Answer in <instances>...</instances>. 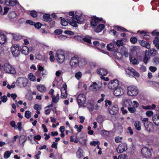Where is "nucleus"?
Listing matches in <instances>:
<instances>
[{
    "label": "nucleus",
    "mask_w": 159,
    "mask_h": 159,
    "mask_svg": "<svg viewBox=\"0 0 159 159\" xmlns=\"http://www.w3.org/2000/svg\"><path fill=\"white\" fill-rule=\"evenodd\" d=\"M141 107L143 109L145 110H150L151 109V106L150 105L147 106L142 105L141 106Z\"/></svg>",
    "instance_id": "0e129e2a"
},
{
    "label": "nucleus",
    "mask_w": 159,
    "mask_h": 159,
    "mask_svg": "<svg viewBox=\"0 0 159 159\" xmlns=\"http://www.w3.org/2000/svg\"><path fill=\"white\" fill-rule=\"evenodd\" d=\"M11 51L13 55L17 57L20 54V48L18 44H14L11 48Z\"/></svg>",
    "instance_id": "0eeeda50"
},
{
    "label": "nucleus",
    "mask_w": 159,
    "mask_h": 159,
    "mask_svg": "<svg viewBox=\"0 0 159 159\" xmlns=\"http://www.w3.org/2000/svg\"><path fill=\"white\" fill-rule=\"evenodd\" d=\"M132 103V102L129 99H125L124 101V106L126 107L131 106Z\"/></svg>",
    "instance_id": "cd10ccee"
},
{
    "label": "nucleus",
    "mask_w": 159,
    "mask_h": 159,
    "mask_svg": "<svg viewBox=\"0 0 159 159\" xmlns=\"http://www.w3.org/2000/svg\"><path fill=\"white\" fill-rule=\"evenodd\" d=\"M4 71L7 73L15 74L16 70L15 68L9 63H5L3 66Z\"/></svg>",
    "instance_id": "7ed1b4c3"
},
{
    "label": "nucleus",
    "mask_w": 159,
    "mask_h": 159,
    "mask_svg": "<svg viewBox=\"0 0 159 159\" xmlns=\"http://www.w3.org/2000/svg\"><path fill=\"white\" fill-rule=\"evenodd\" d=\"M8 16L9 18L12 19L16 16V14L14 11H12L9 14Z\"/></svg>",
    "instance_id": "49530a36"
},
{
    "label": "nucleus",
    "mask_w": 159,
    "mask_h": 159,
    "mask_svg": "<svg viewBox=\"0 0 159 159\" xmlns=\"http://www.w3.org/2000/svg\"><path fill=\"white\" fill-rule=\"evenodd\" d=\"M12 152V151H11V152L9 151H7L4 154V157L5 158H8L10 156L11 153Z\"/></svg>",
    "instance_id": "79ce46f5"
},
{
    "label": "nucleus",
    "mask_w": 159,
    "mask_h": 159,
    "mask_svg": "<svg viewBox=\"0 0 159 159\" xmlns=\"http://www.w3.org/2000/svg\"><path fill=\"white\" fill-rule=\"evenodd\" d=\"M126 148V146L122 143L119 145L116 149L118 153H121L126 150L127 149Z\"/></svg>",
    "instance_id": "f3484780"
},
{
    "label": "nucleus",
    "mask_w": 159,
    "mask_h": 159,
    "mask_svg": "<svg viewBox=\"0 0 159 159\" xmlns=\"http://www.w3.org/2000/svg\"><path fill=\"white\" fill-rule=\"evenodd\" d=\"M6 41V37L2 33L0 32V44L4 43Z\"/></svg>",
    "instance_id": "393cba45"
},
{
    "label": "nucleus",
    "mask_w": 159,
    "mask_h": 159,
    "mask_svg": "<svg viewBox=\"0 0 159 159\" xmlns=\"http://www.w3.org/2000/svg\"><path fill=\"white\" fill-rule=\"evenodd\" d=\"M17 82L20 87H25L27 84L28 80L25 78H20L17 79Z\"/></svg>",
    "instance_id": "9d476101"
},
{
    "label": "nucleus",
    "mask_w": 159,
    "mask_h": 159,
    "mask_svg": "<svg viewBox=\"0 0 159 159\" xmlns=\"http://www.w3.org/2000/svg\"><path fill=\"white\" fill-rule=\"evenodd\" d=\"M134 126L135 129L138 130H140L141 129V124L139 121H135L134 123Z\"/></svg>",
    "instance_id": "2f4dec72"
},
{
    "label": "nucleus",
    "mask_w": 159,
    "mask_h": 159,
    "mask_svg": "<svg viewBox=\"0 0 159 159\" xmlns=\"http://www.w3.org/2000/svg\"><path fill=\"white\" fill-rule=\"evenodd\" d=\"M139 93V90L136 86L131 85L127 88L128 95L131 97L136 96Z\"/></svg>",
    "instance_id": "f03ea898"
},
{
    "label": "nucleus",
    "mask_w": 159,
    "mask_h": 159,
    "mask_svg": "<svg viewBox=\"0 0 159 159\" xmlns=\"http://www.w3.org/2000/svg\"><path fill=\"white\" fill-rule=\"evenodd\" d=\"M130 41L132 43H135L137 42V39L136 38L133 37L131 38Z\"/></svg>",
    "instance_id": "052dcab7"
},
{
    "label": "nucleus",
    "mask_w": 159,
    "mask_h": 159,
    "mask_svg": "<svg viewBox=\"0 0 159 159\" xmlns=\"http://www.w3.org/2000/svg\"><path fill=\"white\" fill-rule=\"evenodd\" d=\"M87 61L85 58H82L80 60H79V66L80 67H83L85 66L87 64Z\"/></svg>",
    "instance_id": "c756f323"
},
{
    "label": "nucleus",
    "mask_w": 159,
    "mask_h": 159,
    "mask_svg": "<svg viewBox=\"0 0 159 159\" xmlns=\"http://www.w3.org/2000/svg\"><path fill=\"white\" fill-rule=\"evenodd\" d=\"M83 128V126L82 125H80L79 127L77 125H76L75 126V128L77 129V131L78 132H80Z\"/></svg>",
    "instance_id": "603ef678"
},
{
    "label": "nucleus",
    "mask_w": 159,
    "mask_h": 159,
    "mask_svg": "<svg viewBox=\"0 0 159 159\" xmlns=\"http://www.w3.org/2000/svg\"><path fill=\"white\" fill-rule=\"evenodd\" d=\"M97 120L98 122L100 123L102 122L103 121V119L102 117L101 116H98L97 118Z\"/></svg>",
    "instance_id": "680f3d73"
},
{
    "label": "nucleus",
    "mask_w": 159,
    "mask_h": 159,
    "mask_svg": "<svg viewBox=\"0 0 159 159\" xmlns=\"http://www.w3.org/2000/svg\"><path fill=\"white\" fill-rule=\"evenodd\" d=\"M100 144V142L99 141H93L92 142L90 143V145L92 146H95L96 145H99Z\"/></svg>",
    "instance_id": "bf43d9fd"
},
{
    "label": "nucleus",
    "mask_w": 159,
    "mask_h": 159,
    "mask_svg": "<svg viewBox=\"0 0 159 159\" xmlns=\"http://www.w3.org/2000/svg\"><path fill=\"white\" fill-rule=\"evenodd\" d=\"M77 101L79 105L82 107L86 102V97L83 94H79L77 98Z\"/></svg>",
    "instance_id": "1a4fd4ad"
},
{
    "label": "nucleus",
    "mask_w": 159,
    "mask_h": 159,
    "mask_svg": "<svg viewBox=\"0 0 159 159\" xmlns=\"http://www.w3.org/2000/svg\"><path fill=\"white\" fill-rule=\"evenodd\" d=\"M105 106L107 107L108 105H110L111 104L112 102L110 100H106L105 101Z\"/></svg>",
    "instance_id": "69168bd1"
},
{
    "label": "nucleus",
    "mask_w": 159,
    "mask_h": 159,
    "mask_svg": "<svg viewBox=\"0 0 159 159\" xmlns=\"http://www.w3.org/2000/svg\"><path fill=\"white\" fill-rule=\"evenodd\" d=\"M119 85V81L117 79L112 80L108 85L109 89H113L118 87Z\"/></svg>",
    "instance_id": "9b49d317"
},
{
    "label": "nucleus",
    "mask_w": 159,
    "mask_h": 159,
    "mask_svg": "<svg viewBox=\"0 0 159 159\" xmlns=\"http://www.w3.org/2000/svg\"><path fill=\"white\" fill-rule=\"evenodd\" d=\"M141 154L143 157H149L151 156V152L149 149L144 147L141 150Z\"/></svg>",
    "instance_id": "6e6552de"
},
{
    "label": "nucleus",
    "mask_w": 159,
    "mask_h": 159,
    "mask_svg": "<svg viewBox=\"0 0 159 159\" xmlns=\"http://www.w3.org/2000/svg\"><path fill=\"white\" fill-rule=\"evenodd\" d=\"M105 26L104 24H98L94 27V30L97 32H99L103 30Z\"/></svg>",
    "instance_id": "a211bd4d"
},
{
    "label": "nucleus",
    "mask_w": 159,
    "mask_h": 159,
    "mask_svg": "<svg viewBox=\"0 0 159 159\" xmlns=\"http://www.w3.org/2000/svg\"><path fill=\"white\" fill-rule=\"evenodd\" d=\"M149 69L151 72H154L157 70V69L155 67L151 66L149 67Z\"/></svg>",
    "instance_id": "338daca9"
},
{
    "label": "nucleus",
    "mask_w": 159,
    "mask_h": 159,
    "mask_svg": "<svg viewBox=\"0 0 159 159\" xmlns=\"http://www.w3.org/2000/svg\"><path fill=\"white\" fill-rule=\"evenodd\" d=\"M82 76V74L81 72L79 71L76 73L75 74V77L78 80L80 79Z\"/></svg>",
    "instance_id": "37998d69"
},
{
    "label": "nucleus",
    "mask_w": 159,
    "mask_h": 159,
    "mask_svg": "<svg viewBox=\"0 0 159 159\" xmlns=\"http://www.w3.org/2000/svg\"><path fill=\"white\" fill-rule=\"evenodd\" d=\"M70 65L72 69H75L79 65V58L77 56H75L72 57L70 61Z\"/></svg>",
    "instance_id": "39448f33"
},
{
    "label": "nucleus",
    "mask_w": 159,
    "mask_h": 159,
    "mask_svg": "<svg viewBox=\"0 0 159 159\" xmlns=\"http://www.w3.org/2000/svg\"><path fill=\"white\" fill-rule=\"evenodd\" d=\"M30 15L33 17H35L37 16V14L36 12L34 11H31L30 13Z\"/></svg>",
    "instance_id": "6e6d98bb"
},
{
    "label": "nucleus",
    "mask_w": 159,
    "mask_h": 159,
    "mask_svg": "<svg viewBox=\"0 0 159 159\" xmlns=\"http://www.w3.org/2000/svg\"><path fill=\"white\" fill-rule=\"evenodd\" d=\"M128 110L131 113H134L136 111V108L134 107H128Z\"/></svg>",
    "instance_id": "8fccbe9b"
},
{
    "label": "nucleus",
    "mask_w": 159,
    "mask_h": 159,
    "mask_svg": "<svg viewBox=\"0 0 159 159\" xmlns=\"http://www.w3.org/2000/svg\"><path fill=\"white\" fill-rule=\"evenodd\" d=\"M13 39L16 40H19L22 38V36L18 33H9Z\"/></svg>",
    "instance_id": "412c9836"
},
{
    "label": "nucleus",
    "mask_w": 159,
    "mask_h": 159,
    "mask_svg": "<svg viewBox=\"0 0 159 159\" xmlns=\"http://www.w3.org/2000/svg\"><path fill=\"white\" fill-rule=\"evenodd\" d=\"M26 137L24 135H21L19 138V143L21 144H24V143L27 140Z\"/></svg>",
    "instance_id": "72a5a7b5"
},
{
    "label": "nucleus",
    "mask_w": 159,
    "mask_h": 159,
    "mask_svg": "<svg viewBox=\"0 0 159 159\" xmlns=\"http://www.w3.org/2000/svg\"><path fill=\"white\" fill-rule=\"evenodd\" d=\"M125 71L127 76L130 77H137L139 76V74L134 69L132 68H129L125 69Z\"/></svg>",
    "instance_id": "20e7f679"
},
{
    "label": "nucleus",
    "mask_w": 159,
    "mask_h": 159,
    "mask_svg": "<svg viewBox=\"0 0 159 159\" xmlns=\"http://www.w3.org/2000/svg\"><path fill=\"white\" fill-rule=\"evenodd\" d=\"M31 112L29 111H25V117L27 119H29L31 117Z\"/></svg>",
    "instance_id": "c03bdc74"
},
{
    "label": "nucleus",
    "mask_w": 159,
    "mask_h": 159,
    "mask_svg": "<svg viewBox=\"0 0 159 159\" xmlns=\"http://www.w3.org/2000/svg\"><path fill=\"white\" fill-rule=\"evenodd\" d=\"M149 52L150 53V56L152 55V56H154L156 55L157 52L154 49H151Z\"/></svg>",
    "instance_id": "4d7b16f0"
},
{
    "label": "nucleus",
    "mask_w": 159,
    "mask_h": 159,
    "mask_svg": "<svg viewBox=\"0 0 159 159\" xmlns=\"http://www.w3.org/2000/svg\"><path fill=\"white\" fill-rule=\"evenodd\" d=\"M55 57L57 61L60 63H63L65 60V55L63 51L59 49L56 52Z\"/></svg>",
    "instance_id": "423d86ee"
},
{
    "label": "nucleus",
    "mask_w": 159,
    "mask_h": 159,
    "mask_svg": "<svg viewBox=\"0 0 159 159\" xmlns=\"http://www.w3.org/2000/svg\"><path fill=\"white\" fill-rule=\"evenodd\" d=\"M61 25L64 26H66L68 25V21H66L64 19L61 20Z\"/></svg>",
    "instance_id": "5fc2aeb1"
},
{
    "label": "nucleus",
    "mask_w": 159,
    "mask_h": 159,
    "mask_svg": "<svg viewBox=\"0 0 159 159\" xmlns=\"http://www.w3.org/2000/svg\"><path fill=\"white\" fill-rule=\"evenodd\" d=\"M116 28L118 30H119L120 31H123L128 32V31L127 30H126V29H125V28H124L122 27H120L117 26H116Z\"/></svg>",
    "instance_id": "3c124183"
},
{
    "label": "nucleus",
    "mask_w": 159,
    "mask_h": 159,
    "mask_svg": "<svg viewBox=\"0 0 159 159\" xmlns=\"http://www.w3.org/2000/svg\"><path fill=\"white\" fill-rule=\"evenodd\" d=\"M5 3L7 5L12 6L16 5V2L13 0H6Z\"/></svg>",
    "instance_id": "473e14b6"
},
{
    "label": "nucleus",
    "mask_w": 159,
    "mask_h": 159,
    "mask_svg": "<svg viewBox=\"0 0 159 159\" xmlns=\"http://www.w3.org/2000/svg\"><path fill=\"white\" fill-rule=\"evenodd\" d=\"M84 20L81 11H78L75 12V16L72 17L71 19H68L69 23L72 26L76 27L77 23L81 24Z\"/></svg>",
    "instance_id": "f257e3e1"
},
{
    "label": "nucleus",
    "mask_w": 159,
    "mask_h": 159,
    "mask_svg": "<svg viewBox=\"0 0 159 159\" xmlns=\"http://www.w3.org/2000/svg\"><path fill=\"white\" fill-rule=\"evenodd\" d=\"M102 20V18L100 19L96 17H93L91 20V24L92 26L95 27L99 23V21H101Z\"/></svg>",
    "instance_id": "dca6fc26"
},
{
    "label": "nucleus",
    "mask_w": 159,
    "mask_h": 159,
    "mask_svg": "<svg viewBox=\"0 0 159 159\" xmlns=\"http://www.w3.org/2000/svg\"><path fill=\"white\" fill-rule=\"evenodd\" d=\"M76 156L78 158H82L84 156L83 150L80 148H79L78 151L76 152Z\"/></svg>",
    "instance_id": "a878e982"
},
{
    "label": "nucleus",
    "mask_w": 159,
    "mask_h": 159,
    "mask_svg": "<svg viewBox=\"0 0 159 159\" xmlns=\"http://www.w3.org/2000/svg\"><path fill=\"white\" fill-rule=\"evenodd\" d=\"M2 101L3 102H5L7 100V98L6 95L3 96L1 98Z\"/></svg>",
    "instance_id": "e2e57ef3"
},
{
    "label": "nucleus",
    "mask_w": 159,
    "mask_h": 159,
    "mask_svg": "<svg viewBox=\"0 0 159 159\" xmlns=\"http://www.w3.org/2000/svg\"><path fill=\"white\" fill-rule=\"evenodd\" d=\"M34 108L35 110H40L41 109L42 107L41 105L36 104L34 105Z\"/></svg>",
    "instance_id": "09e8293b"
},
{
    "label": "nucleus",
    "mask_w": 159,
    "mask_h": 159,
    "mask_svg": "<svg viewBox=\"0 0 159 159\" xmlns=\"http://www.w3.org/2000/svg\"><path fill=\"white\" fill-rule=\"evenodd\" d=\"M109 132L105 130H102L101 131V135L105 136H108L109 135Z\"/></svg>",
    "instance_id": "ea45409f"
},
{
    "label": "nucleus",
    "mask_w": 159,
    "mask_h": 159,
    "mask_svg": "<svg viewBox=\"0 0 159 159\" xmlns=\"http://www.w3.org/2000/svg\"><path fill=\"white\" fill-rule=\"evenodd\" d=\"M43 20L46 21H51L52 20L50 17V15L48 14H45L43 16Z\"/></svg>",
    "instance_id": "f704fd0d"
},
{
    "label": "nucleus",
    "mask_w": 159,
    "mask_h": 159,
    "mask_svg": "<svg viewBox=\"0 0 159 159\" xmlns=\"http://www.w3.org/2000/svg\"><path fill=\"white\" fill-rule=\"evenodd\" d=\"M152 120L156 125L159 126V115H154L152 117Z\"/></svg>",
    "instance_id": "6ab92c4d"
},
{
    "label": "nucleus",
    "mask_w": 159,
    "mask_h": 159,
    "mask_svg": "<svg viewBox=\"0 0 159 159\" xmlns=\"http://www.w3.org/2000/svg\"><path fill=\"white\" fill-rule=\"evenodd\" d=\"M146 114L148 117H150L153 116V112L152 111H148L146 112Z\"/></svg>",
    "instance_id": "864d4df0"
},
{
    "label": "nucleus",
    "mask_w": 159,
    "mask_h": 159,
    "mask_svg": "<svg viewBox=\"0 0 159 159\" xmlns=\"http://www.w3.org/2000/svg\"><path fill=\"white\" fill-rule=\"evenodd\" d=\"M100 87H98L96 83L93 82V84L89 87V89L92 91H96L97 90L100 88Z\"/></svg>",
    "instance_id": "aec40b11"
},
{
    "label": "nucleus",
    "mask_w": 159,
    "mask_h": 159,
    "mask_svg": "<svg viewBox=\"0 0 159 159\" xmlns=\"http://www.w3.org/2000/svg\"><path fill=\"white\" fill-rule=\"evenodd\" d=\"M122 138L116 137L115 138V141L116 143H119L121 141Z\"/></svg>",
    "instance_id": "774afa93"
},
{
    "label": "nucleus",
    "mask_w": 159,
    "mask_h": 159,
    "mask_svg": "<svg viewBox=\"0 0 159 159\" xmlns=\"http://www.w3.org/2000/svg\"><path fill=\"white\" fill-rule=\"evenodd\" d=\"M140 43L142 46L146 47L147 49H149L150 48V44L145 41L142 40L140 41Z\"/></svg>",
    "instance_id": "c85d7f7f"
},
{
    "label": "nucleus",
    "mask_w": 159,
    "mask_h": 159,
    "mask_svg": "<svg viewBox=\"0 0 159 159\" xmlns=\"http://www.w3.org/2000/svg\"><path fill=\"white\" fill-rule=\"evenodd\" d=\"M83 40L85 42H86L89 43H91V39L90 38L88 37H85L83 38Z\"/></svg>",
    "instance_id": "de8ad7c7"
},
{
    "label": "nucleus",
    "mask_w": 159,
    "mask_h": 159,
    "mask_svg": "<svg viewBox=\"0 0 159 159\" xmlns=\"http://www.w3.org/2000/svg\"><path fill=\"white\" fill-rule=\"evenodd\" d=\"M37 89L38 90L41 92H44L46 90V88L45 86L42 84H39L37 86Z\"/></svg>",
    "instance_id": "7c9ffc66"
},
{
    "label": "nucleus",
    "mask_w": 159,
    "mask_h": 159,
    "mask_svg": "<svg viewBox=\"0 0 159 159\" xmlns=\"http://www.w3.org/2000/svg\"><path fill=\"white\" fill-rule=\"evenodd\" d=\"M59 99V94L57 93L56 96L52 99V101L54 103H57L58 102Z\"/></svg>",
    "instance_id": "a18cd8bd"
},
{
    "label": "nucleus",
    "mask_w": 159,
    "mask_h": 159,
    "mask_svg": "<svg viewBox=\"0 0 159 159\" xmlns=\"http://www.w3.org/2000/svg\"><path fill=\"white\" fill-rule=\"evenodd\" d=\"M118 108L117 104H114L109 109V111L110 114L112 115H115L117 114L118 111Z\"/></svg>",
    "instance_id": "2eb2a0df"
},
{
    "label": "nucleus",
    "mask_w": 159,
    "mask_h": 159,
    "mask_svg": "<svg viewBox=\"0 0 159 159\" xmlns=\"http://www.w3.org/2000/svg\"><path fill=\"white\" fill-rule=\"evenodd\" d=\"M150 53L148 51H146L145 53V57L143 59V62L145 64H147L148 61L150 59Z\"/></svg>",
    "instance_id": "b1692460"
},
{
    "label": "nucleus",
    "mask_w": 159,
    "mask_h": 159,
    "mask_svg": "<svg viewBox=\"0 0 159 159\" xmlns=\"http://www.w3.org/2000/svg\"><path fill=\"white\" fill-rule=\"evenodd\" d=\"M114 89L113 94L115 96H121L124 93L123 89L120 87H117Z\"/></svg>",
    "instance_id": "ddd939ff"
},
{
    "label": "nucleus",
    "mask_w": 159,
    "mask_h": 159,
    "mask_svg": "<svg viewBox=\"0 0 159 159\" xmlns=\"http://www.w3.org/2000/svg\"><path fill=\"white\" fill-rule=\"evenodd\" d=\"M66 88V84H64L62 86V87L61 89V97L62 99H65L67 97V94Z\"/></svg>",
    "instance_id": "f8f14e48"
},
{
    "label": "nucleus",
    "mask_w": 159,
    "mask_h": 159,
    "mask_svg": "<svg viewBox=\"0 0 159 159\" xmlns=\"http://www.w3.org/2000/svg\"><path fill=\"white\" fill-rule=\"evenodd\" d=\"M87 107L89 111L94 109V104L93 101H89L87 104Z\"/></svg>",
    "instance_id": "4be33fe9"
},
{
    "label": "nucleus",
    "mask_w": 159,
    "mask_h": 159,
    "mask_svg": "<svg viewBox=\"0 0 159 159\" xmlns=\"http://www.w3.org/2000/svg\"><path fill=\"white\" fill-rule=\"evenodd\" d=\"M153 42L154 44L157 48L159 49V37L155 38Z\"/></svg>",
    "instance_id": "e433bc0d"
},
{
    "label": "nucleus",
    "mask_w": 159,
    "mask_h": 159,
    "mask_svg": "<svg viewBox=\"0 0 159 159\" xmlns=\"http://www.w3.org/2000/svg\"><path fill=\"white\" fill-rule=\"evenodd\" d=\"M28 78L31 81L34 82L36 81V77L32 73H30L28 75Z\"/></svg>",
    "instance_id": "c9c22d12"
},
{
    "label": "nucleus",
    "mask_w": 159,
    "mask_h": 159,
    "mask_svg": "<svg viewBox=\"0 0 159 159\" xmlns=\"http://www.w3.org/2000/svg\"><path fill=\"white\" fill-rule=\"evenodd\" d=\"M107 49L110 51L114 50V45L112 43H110L107 45Z\"/></svg>",
    "instance_id": "4c0bfd02"
},
{
    "label": "nucleus",
    "mask_w": 159,
    "mask_h": 159,
    "mask_svg": "<svg viewBox=\"0 0 159 159\" xmlns=\"http://www.w3.org/2000/svg\"><path fill=\"white\" fill-rule=\"evenodd\" d=\"M113 43L114 44H116L118 46L120 47L122 45L123 41L122 40H118L116 42H113Z\"/></svg>",
    "instance_id": "a19ab883"
},
{
    "label": "nucleus",
    "mask_w": 159,
    "mask_h": 159,
    "mask_svg": "<svg viewBox=\"0 0 159 159\" xmlns=\"http://www.w3.org/2000/svg\"><path fill=\"white\" fill-rule=\"evenodd\" d=\"M21 52L23 54L25 55H27L29 53V48L26 46H22L21 48H20Z\"/></svg>",
    "instance_id": "bb28decb"
},
{
    "label": "nucleus",
    "mask_w": 159,
    "mask_h": 159,
    "mask_svg": "<svg viewBox=\"0 0 159 159\" xmlns=\"http://www.w3.org/2000/svg\"><path fill=\"white\" fill-rule=\"evenodd\" d=\"M98 74L99 75L103 76H105L108 73V71L105 69L100 68L98 69L97 71Z\"/></svg>",
    "instance_id": "5701e85b"
},
{
    "label": "nucleus",
    "mask_w": 159,
    "mask_h": 159,
    "mask_svg": "<svg viewBox=\"0 0 159 159\" xmlns=\"http://www.w3.org/2000/svg\"><path fill=\"white\" fill-rule=\"evenodd\" d=\"M19 136L17 135L14 136L13 138L12 139L11 141L9 142H8V144L9 145L12 146L13 145V143L16 141V139Z\"/></svg>",
    "instance_id": "58836bf2"
},
{
    "label": "nucleus",
    "mask_w": 159,
    "mask_h": 159,
    "mask_svg": "<svg viewBox=\"0 0 159 159\" xmlns=\"http://www.w3.org/2000/svg\"><path fill=\"white\" fill-rule=\"evenodd\" d=\"M146 130L149 132H152L154 130V125L152 123L148 122L146 123H144Z\"/></svg>",
    "instance_id": "4468645a"
},
{
    "label": "nucleus",
    "mask_w": 159,
    "mask_h": 159,
    "mask_svg": "<svg viewBox=\"0 0 159 159\" xmlns=\"http://www.w3.org/2000/svg\"><path fill=\"white\" fill-rule=\"evenodd\" d=\"M130 62L131 63L133 64H137V60L135 58H131L130 59Z\"/></svg>",
    "instance_id": "13d9d810"
}]
</instances>
